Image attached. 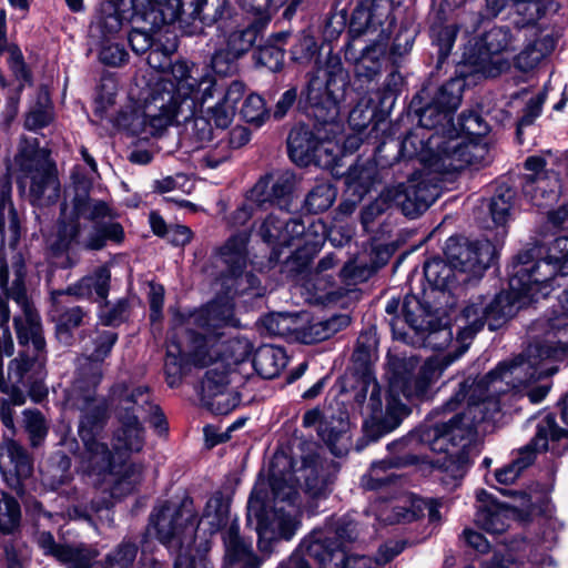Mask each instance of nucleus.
<instances>
[{
    "label": "nucleus",
    "mask_w": 568,
    "mask_h": 568,
    "mask_svg": "<svg viewBox=\"0 0 568 568\" xmlns=\"http://www.w3.org/2000/svg\"><path fill=\"white\" fill-rule=\"evenodd\" d=\"M568 359V317L561 312L551 320L540 339L531 342L520 354L504 361L477 382L460 384L459 390L427 422L408 437L388 445L389 450L420 442L433 452L446 453L442 484L448 489L459 486L469 466V447L476 436V425L488 418L489 409L499 410L497 396L508 389L520 392L542 377L558 372L555 362Z\"/></svg>",
    "instance_id": "nucleus-1"
},
{
    "label": "nucleus",
    "mask_w": 568,
    "mask_h": 568,
    "mask_svg": "<svg viewBox=\"0 0 568 568\" xmlns=\"http://www.w3.org/2000/svg\"><path fill=\"white\" fill-rule=\"evenodd\" d=\"M567 263L568 236H559L548 246L536 244L520 252L511 266L509 291L500 292L489 303L479 297L466 306V316L474 317V331L481 329L485 323L495 331L538 296L546 297L556 277L568 275Z\"/></svg>",
    "instance_id": "nucleus-2"
},
{
    "label": "nucleus",
    "mask_w": 568,
    "mask_h": 568,
    "mask_svg": "<svg viewBox=\"0 0 568 568\" xmlns=\"http://www.w3.org/2000/svg\"><path fill=\"white\" fill-rule=\"evenodd\" d=\"M80 412L78 435L83 448L78 453L79 468L102 481H109L111 494L121 496L131 493L142 479L140 464L123 465L115 450L102 436L108 423V405L104 400H87L81 405H67Z\"/></svg>",
    "instance_id": "nucleus-3"
},
{
    "label": "nucleus",
    "mask_w": 568,
    "mask_h": 568,
    "mask_svg": "<svg viewBox=\"0 0 568 568\" xmlns=\"http://www.w3.org/2000/svg\"><path fill=\"white\" fill-rule=\"evenodd\" d=\"M393 0H358L349 22L345 60L353 64L357 81L371 83L382 73L388 37L395 23Z\"/></svg>",
    "instance_id": "nucleus-4"
},
{
    "label": "nucleus",
    "mask_w": 568,
    "mask_h": 568,
    "mask_svg": "<svg viewBox=\"0 0 568 568\" xmlns=\"http://www.w3.org/2000/svg\"><path fill=\"white\" fill-rule=\"evenodd\" d=\"M465 325L459 328L457 341L460 344L458 352L454 355H446L443 358H429L422 365L416 374L418 359L414 356L398 358L394 363L393 376L389 381V396L387 399L386 414L379 420L378 427L382 433H388L399 426L403 418L409 414V408L398 398L403 395L409 400L428 399L432 394L433 385L439 379L444 369L456 358L462 356L468 348L467 339L480 329L474 331L471 320L466 316V307L463 311Z\"/></svg>",
    "instance_id": "nucleus-5"
},
{
    "label": "nucleus",
    "mask_w": 568,
    "mask_h": 568,
    "mask_svg": "<svg viewBox=\"0 0 568 568\" xmlns=\"http://www.w3.org/2000/svg\"><path fill=\"white\" fill-rule=\"evenodd\" d=\"M116 217L108 203L79 193L72 200L71 211L62 207L55 233L48 237V244L54 253L70 248L72 244H82L89 250H100L108 240L121 242L123 227L114 222Z\"/></svg>",
    "instance_id": "nucleus-6"
},
{
    "label": "nucleus",
    "mask_w": 568,
    "mask_h": 568,
    "mask_svg": "<svg viewBox=\"0 0 568 568\" xmlns=\"http://www.w3.org/2000/svg\"><path fill=\"white\" fill-rule=\"evenodd\" d=\"M234 324L233 304L226 298L212 301L192 313L187 325L195 326L197 332L190 333V345L184 347L173 339L168 344L164 371L169 386L175 387L181 383L189 364L206 366L212 359L204 353L206 339L221 335L220 329Z\"/></svg>",
    "instance_id": "nucleus-7"
},
{
    "label": "nucleus",
    "mask_w": 568,
    "mask_h": 568,
    "mask_svg": "<svg viewBox=\"0 0 568 568\" xmlns=\"http://www.w3.org/2000/svg\"><path fill=\"white\" fill-rule=\"evenodd\" d=\"M357 537V524L352 519H331L302 540L301 550H305L321 568H381V562L376 558L346 555L344 546Z\"/></svg>",
    "instance_id": "nucleus-8"
},
{
    "label": "nucleus",
    "mask_w": 568,
    "mask_h": 568,
    "mask_svg": "<svg viewBox=\"0 0 568 568\" xmlns=\"http://www.w3.org/2000/svg\"><path fill=\"white\" fill-rule=\"evenodd\" d=\"M303 93L313 115L322 123L333 122L341 112L349 85V72L332 50L317 57Z\"/></svg>",
    "instance_id": "nucleus-9"
},
{
    "label": "nucleus",
    "mask_w": 568,
    "mask_h": 568,
    "mask_svg": "<svg viewBox=\"0 0 568 568\" xmlns=\"http://www.w3.org/2000/svg\"><path fill=\"white\" fill-rule=\"evenodd\" d=\"M273 496V508L270 511L263 509L261 500L252 496L248 500V518L255 516L257 519L256 531L265 539H291L300 527L297 519L296 501L298 493L296 485L285 476L272 474L270 479Z\"/></svg>",
    "instance_id": "nucleus-10"
},
{
    "label": "nucleus",
    "mask_w": 568,
    "mask_h": 568,
    "mask_svg": "<svg viewBox=\"0 0 568 568\" xmlns=\"http://www.w3.org/2000/svg\"><path fill=\"white\" fill-rule=\"evenodd\" d=\"M20 184L28 187L30 202L37 206H49L60 197V181L50 153L38 145H27L20 150Z\"/></svg>",
    "instance_id": "nucleus-11"
},
{
    "label": "nucleus",
    "mask_w": 568,
    "mask_h": 568,
    "mask_svg": "<svg viewBox=\"0 0 568 568\" xmlns=\"http://www.w3.org/2000/svg\"><path fill=\"white\" fill-rule=\"evenodd\" d=\"M215 84L211 74L192 62L179 60L172 63L170 75L155 87L161 92L170 93L185 113H193L199 105L213 98Z\"/></svg>",
    "instance_id": "nucleus-12"
},
{
    "label": "nucleus",
    "mask_w": 568,
    "mask_h": 568,
    "mask_svg": "<svg viewBox=\"0 0 568 568\" xmlns=\"http://www.w3.org/2000/svg\"><path fill=\"white\" fill-rule=\"evenodd\" d=\"M11 273L13 275L11 285L7 284L1 288L6 292L7 297L12 298L22 310V315L13 317L18 343L32 352H47L41 317L27 295L24 284L27 270L21 253L13 255Z\"/></svg>",
    "instance_id": "nucleus-13"
},
{
    "label": "nucleus",
    "mask_w": 568,
    "mask_h": 568,
    "mask_svg": "<svg viewBox=\"0 0 568 568\" xmlns=\"http://www.w3.org/2000/svg\"><path fill=\"white\" fill-rule=\"evenodd\" d=\"M118 335L111 331L95 332L93 348L79 358L72 385L65 392V405H81L97 399V387L102 381V363L110 355Z\"/></svg>",
    "instance_id": "nucleus-14"
},
{
    "label": "nucleus",
    "mask_w": 568,
    "mask_h": 568,
    "mask_svg": "<svg viewBox=\"0 0 568 568\" xmlns=\"http://www.w3.org/2000/svg\"><path fill=\"white\" fill-rule=\"evenodd\" d=\"M199 520L193 501L184 498L180 504L165 503L150 516V526L158 540L172 549H180L191 541Z\"/></svg>",
    "instance_id": "nucleus-15"
},
{
    "label": "nucleus",
    "mask_w": 568,
    "mask_h": 568,
    "mask_svg": "<svg viewBox=\"0 0 568 568\" xmlns=\"http://www.w3.org/2000/svg\"><path fill=\"white\" fill-rule=\"evenodd\" d=\"M181 13L180 0L148 1L141 10L131 14L132 30L129 33L131 49L140 54L146 52L153 42V33L165 24L178 21Z\"/></svg>",
    "instance_id": "nucleus-16"
},
{
    "label": "nucleus",
    "mask_w": 568,
    "mask_h": 568,
    "mask_svg": "<svg viewBox=\"0 0 568 568\" xmlns=\"http://www.w3.org/2000/svg\"><path fill=\"white\" fill-rule=\"evenodd\" d=\"M446 141L438 136L430 139V145L437 146L443 155L440 172L459 171L469 165L489 162V148L481 139L462 136L457 128H450Z\"/></svg>",
    "instance_id": "nucleus-17"
},
{
    "label": "nucleus",
    "mask_w": 568,
    "mask_h": 568,
    "mask_svg": "<svg viewBox=\"0 0 568 568\" xmlns=\"http://www.w3.org/2000/svg\"><path fill=\"white\" fill-rule=\"evenodd\" d=\"M510 45V30L507 27H495L465 50L464 59L475 72L494 78L507 67L500 54L509 50Z\"/></svg>",
    "instance_id": "nucleus-18"
},
{
    "label": "nucleus",
    "mask_w": 568,
    "mask_h": 568,
    "mask_svg": "<svg viewBox=\"0 0 568 568\" xmlns=\"http://www.w3.org/2000/svg\"><path fill=\"white\" fill-rule=\"evenodd\" d=\"M568 436V430L559 427L555 416L547 414L539 419L536 434L529 444L518 452V457L509 465L496 470L495 477L500 484H511L520 473L530 466L538 453L548 450L550 443L559 442Z\"/></svg>",
    "instance_id": "nucleus-19"
},
{
    "label": "nucleus",
    "mask_w": 568,
    "mask_h": 568,
    "mask_svg": "<svg viewBox=\"0 0 568 568\" xmlns=\"http://www.w3.org/2000/svg\"><path fill=\"white\" fill-rule=\"evenodd\" d=\"M185 113L168 92L156 87L146 99L142 113L135 114L130 123L134 134L156 135L166 130L179 115Z\"/></svg>",
    "instance_id": "nucleus-20"
},
{
    "label": "nucleus",
    "mask_w": 568,
    "mask_h": 568,
    "mask_svg": "<svg viewBox=\"0 0 568 568\" xmlns=\"http://www.w3.org/2000/svg\"><path fill=\"white\" fill-rule=\"evenodd\" d=\"M462 100L460 83L450 80L443 84L432 100L417 111L422 128L434 130V133L448 136L450 128H456L452 120L453 113L459 106Z\"/></svg>",
    "instance_id": "nucleus-21"
},
{
    "label": "nucleus",
    "mask_w": 568,
    "mask_h": 568,
    "mask_svg": "<svg viewBox=\"0 0 568 568\" xmlns=\"http://www.w3.org/2000/svg\"><path fill=\"white\" fill-rule=\"evenodd\" d=\"M104 400L108 408L113 409L115 419L124 420H144L158 406L152 404L149 387L144 385H134L124 381L114 383L108 393V398H98Z\"/></svg>",
    "instance_id": "nucleus-22"
},
{
    "label": "nucleus",
    "mask_w": 568,
    "mask_h": 568,
    "mask_svg": "<svg viewBox=\"0 0 568 568\" xmlns=\"http://www.w3.org/2000/svg\"><path fill=\"white\" fill-rule=\"evenodd\" d=\"M397 207L406 216L415 217L426 211L439 196L440 185L432 172L414 173L406 183L389 186Z\"/></svg>",
    "instance_id": "nucleus-23"
},
{
    "label": "nucleus",
    "mask_w": 568,
    "mask_h": 568,
    "mask_svg": "<svg viewBox=\"0 0 568 568\" xmlns=\"http://www.w3.org/2000/svg\"><path fill=\"white\" fill-rule=\"evenodd\" d=\"M444 252L447 261L459 273L478 277L491 263L494 246L488 241L470 242L463 236H450Z\"/></svg>",
    "instance_id": "nucleus-24"
},
{
    "label": "nucleus",
    "mask_w": 568,
    "mask_h": 568,
    "mask_svg": "<svg viewBox=\"0 0 568 568\" xmlns=\"http://www.w3.org/2000/svg\"><path fill=\"white\" fill-rule=\"evenodd\" d=\"M297 175L290 170H274L262 175L248 190V199L258 207L276 204L287 209L296 186Z\"/></svg>",
    "instance_id": "nucleus-25"
},
{
    "label": "nucleus",
    "mask_w": 568,
    "mask_h": 568,
    "mask_svg": "<svg viewBox=\"0 0 568 568\" xmlns=\"http://www.w3.org/2000/svg\"><path fill=\"white\" fill-rule=\"evenodd\" d=\"M0 473L8 487L22 495L24 483L33 474V457L18 442L2 440L0 443Z\"/></svg>",
    "instance_id": "nucleus-26"
},
{
    "label": "nucleus",
    "mask_w": 568,
    "mask_h": 568,
    "mask_svg": "<svg viewBox=\"0 0 568 568\" xmlns=\"http://www.w3.org/2000/svg\"><path fill=\"white\" fill-rule=\"evenodd\" d=\"M181 13L178 21L186 27L192 19L190 34L202 33L204 27L213 26L231 16L229 0H180Z\"/></svg>",
    "instance_id": "nucleus-27"
},
{
    "label": "nucleus",
    "mask_w": 568,
    "mask_h": 568,
    "mask_svg": "<svg viewBox=\"0 0 568 568\" xmlns=\"http://www.w3.org/2000/svg\"><path fill=\"white\" fill-rule=\"evenodd\" d=\"M305 232L304 223L298 219H291L281 211V214L270 213L258 229V235L273 248L290 246L294 240Z\"/></svg>",
    "instance_id": "nucleus-28"
},
{
    "label": "nucleus",
    "mask_w": 568,
    "mask_h": 568,
    "mask_svg": "<svg viewBox=\"0 0 568 568\" xmlns=\"http://www.w3.org/2000/svg\"><path fill=\"white\" fill-rule=\"evenodd\" d=\"M235 323L234 325L224 326L220 332L221 335L207 338L204 353L212 356V362H224L226 366L237 369V366L245 362L252 352L250 342L245 338H233L226 342H221V338L225 335V328L237 327L240 325L237 318L233 315Z\"/></svg>",
    "instance_id": "nucleus-29"
},
{
    "label": "nucleus",
    "mask_w": 568,
    "mask_h": 568,
    "mask_svg": "<svg viewBox=\"0 0 568 568\" xmlns=\"http://www.w3.org/2000/svg\"><path fill=\"white\" fill-rule=\"evenodd\" d=\"M118 427L112 433V447L123 463L129 466L128 460L132 455L142 452L145 444V428L143 420L116 419Z\"/></svg>",
    "instance_id": "nucleus-30"
},
{
    "label": "nucleus",
    "mask_w": 568,
    "mask_h": 568,
    "mask_svg": "<svg viewBox=\"0 0 568 568\" xmlns=\"http://www.w3.org/2000/svg\"><path fill=\"white\" fill-rule=\"evenodd\" d=\"M438 136L442 141H446L445 135L433 133L428 136L419 132L408 133L400 144V153L406 159L417 158L422 163L434 172H440L443 155L437 146L430 145V139Z\"/></svg>",
    "instance_id": "nucleus-31"
},
{
    "label": "nucleus",
    "mask_w": 568,
    "mask_h": 568,
    "mask_svg": "<svg viewBox=\"0 0 568 568\" xmlns=\"http://www.w3.org/2000/svg\"><path fill=\"white\" fill-rule=\"evenodd\" d=\"M62 294V292H57L52 296L55 304L52 320L55 323L58 339L65 345H71L73 342V331L89 324L91 317L89 311L82 306L60 307L58 297Z\"/></svg>",
    "instance_id": "nucleus-32"
},
{
    "label": "nucleus",
    "mask_w": 568,
    "mask_h": 568,
    "mask_svg": "<svg viewBox=\"0 0 568 568\" xmlns=\"http://www.w3.org/2000/svg\"><path fill=\"white\" fill-rule=\"evenodd\" d=\"M225 568H258L260 561L252 551L251 544L240 537L239 526L232 523L223 534Z\"/></svg>",
    "instance_id": "nucleus-33"
},
{
    "label": "nucleus",
    "mask_w": 568,
    "mask_h": 568,
    "mask_svg": "<svg viewBox=\"0 0 568 568\" xmlns=\"http://www.w3.org/2000/svg\"><path fill=\"white\" fill-rule=\"evenodd\" d=\"M422 503V500L406 496L392 501H376L372 505L371 510L377 520L394 525L416 519L423 510Z\"/></svg>",
    "instance_id": "nucleus-34"
},
{
    "label": "nucleus",
    "mask_w": 568,
    "mask_h": 568,
    "mask_svg": "<svg viewBox=\"0 0 568 568\" xmlns=\"http://www.w3.org/2000/svg\"><path fill=\"white\" fill-rule=\"evenodd\" d=\"M318 435L335 456H344L351 448V424L345 414L326 416L320 424Z\"/></svg>",
    "instance_id": "nucleus-35"
},
{
    "label": "nucleus",
    "mask_w": 568,
    "mask_h": 568,
    "mask_svg": "<svg viewBox=\"0 0 568 568\" xmlns=\"http://www.w3.org/2000/svg\"><path fill=\"white\" fill-rule=\"evenodd\" d=\"M479 503L475 515V524L489 534H501L508 527L507 510L485 490L476 494Z\"/></svg>",
    "instance_id": "nucleus-36"
},
{
    "label": "nucleus",
    "mask_w": 568,
    "mask_h": 568,
    "mask_svg": "<svg viewBox=\"0 0 568 568\" xmlns=\"http://www.w3.org/2000/svg\"><path fill=\"white\" fill-rule=\"evenodd\" d=\"M524 194L538 207H547L557 201L559 179L555 172L539 175H525Z\"/></svg>",
    "instance_id": "nucleus-37"
},
{
    "label": "nucleus",
    "mask_w": 568,
    "mask_h": 568,
    "mask_svg": "<svg viewBox=\"0 0 568 568\" xmlns=\"http://www.w3.org/2000/svg\"><path fill=\"white\" fill-rule=\"evenodd\" d=\"M211 366L201 385V398H210L212 394L224 392L231 388H237L243 377L237 369L226 366L224 362H212L206 366Z\"/></svg>",
    "instance_id": "nucleus-38"
},
{
    "label": "nucleus",
    "mask_w": 568,
    "mask_h": 568,
    "mask_svg": "<svg viewBox=\"0 0 568 568\" xmlns=\"http://www.w3.org/2000/svg\"><path fill=\"white\" fill-rule=\"evenodd\" d=\"M547 0H486V16L497 17L507 6L511 4L521 17L523 26L536 23L547 11Z\"/></svg>",
    "instance_id": "nucleus-39"
},
{
    "label": "nucleus",
    "mask_w": 568,
    "mask_h": 568,
    "mask_svg": "<svg viewBox=\"0 0 568 568\" xmlns=\"http://www.w3.org/2000/svg\"><path fill=\"white\" fill-rule=\"evenodd\" d=\"M250 232L242 231L232 235L223 246L220 247V257L225 264L231 276L237 277L243 274L247 264V243Z\"/></svg>",
    "instance_id": "nucleus-40"
},
{
    "label": "nucleus",
    "mask_w": 568,
    "mask_h": 568,
    "mask_svg": "<svg viewBox=\"0 0 568 568\" xmlns=\"http://www.w3.org/2000/svg\"><path fill=\"white\" fill-rule=\"evenodd\" d=\"M47 362V352H32L27 348L9 364L8 375L17 384L24 383L26 378H39Z\"/></svg>",
    "instance_id": "nucleus-41"
},
{
    "label": "nucleus",
    "mask_w": 568,
    "mask_h": 568,
    "mask_svg": "<svg viewBox=\"0 0 568 568\" xmlns=\"http://www.w3.org/2000/svg\"><path fill=\"white\" fill-rule=\"evenodd\" d=\"M288 154L297 165H307L318 149V141L314 134L305 128L293 129L287 138Z\"/></svg>",
    "instance_id": "nucleus-42"
},
{
    "label": "nucleus",
    "mask_w": 568,
    "mask_h": 568,
    "mask_svg": "<svg viewBox=\"0 0 568 568\" xmlns=\"http://www.w3.org/2000/svg\"><path fill=\"white\" fill-rule=\"evenodd\" d=\"M417 462L418 457L410 454L376 462L372 465L369 473L363 476L362 485L366 489H379L383 486L390 484L394 479L393 474L384 475L387 469L413 465Z\"/></svg>",
    "instance_id": "nucleus-43"
},
{
    "label": "nucleus",
    "mask_w": 568,
    "mask_h": 568,
    "mask_svg": "<svg viewBox=\"0 0 568 568\" xmlns=\"http://www.w3.org/2000/svg\"><path fill=\"white\" fill-rule=\"evenodd\" d=\"M287 364V355L282 347L260 346L253 357V367L263 378H274Z\"/></svg>",
    "instance_id": "nucleus-44"
},
{
    "label": "nucleus",
    "mask_w": 568,
    "mask_h": 568,
    "mask_svg": "<svg viewBox=\"0 0 568 568\" xmlns=\"http://www.w3.org/2000/svg\"><path fill=\"white\" fill-rule=\"evenodd\" d=\"M110 277V271L106 267H99L93 274L84 276L77 284L69 286L65 293L78 297H89L94 292L98 297L105 298Z\"/></svg>",
    "instance_id": "nucleus-45"
},
{
    "label": "nucleus",
    "mask_w": 568,
    "mask_h": 568,
    "mask_svg": "<svg viewBox=\"0 0 568 568\" xmlns=\"http://www.w3.org/2000/svg\"><path fill=\"white\" fill-rule=\"evenodd\" d=\"M184 132L183 136L194 148H202L213 139V129L210 120L205 115H194L193 113H183Z\"/></svg>",
    "instance_id": "nucleus-46"
},
{
    "label": "nucleus",
    "mask_w": 568,
    "mask_h": 568,
    "mask_svg": "<svg viewBox=\"0 0 568 568\" xmlns=\"http://www.w3.org/2000/svg\"><path fill=\"white\" fill-rule=\"evenodd\" d=\"M402 323H406L417 333H423L429 326V310L414 295H406L402 303Z\"/></svg>",
    "instance_id": "nucleus-47"
},
{
    "label": "nucleus",
    "mask_w": 568,
    "mask_h": 568,
    "mask_svg": "<svg viewBox=\"0 0 568 568\" xmlns=\"http://www.w3.org/2000/svg\"><path fill=\"white\" fill-rule=\"evenodd\" d=\"M354 399L359 406H363L366 403L367 409L373 419L378 418L383 403L381 397V386L374 377L369 375L362 377L359 388L356 392Z\"/></svg>",
    "instance_id": "nucleus-48"
},
{
    "label": "nucleus",
    "mask_w": 568,
    "mask_h": 568,
    "mask_svg": "<svg viewBox=\"0 0 568 568\" xmlns=\"http://www.w3.org/2000/svg\"><path fill=\"white\" fill-rule=\"evenodd\" d=\"M457 270L448 261L433 258L425 263L424 274L427 282L437 290L449 288L455 281Z\"/></svg>",
    "instance_id": "nucleus-49"
},
{
    "label": "nucleus",
    "mask_w": 568,
    "mask_h": 568,
    "mask_svg": "<svg viewBox=\"0 0 568 568\" xmlns=\"http://www.w3.org/2000/svg\"><path fill=\"white\" fill-rule=\"evenodd\" d=\"M53 120V110L49 94L47 92H39L36 103L28 112L24 126L30 131H37L49 125Z\"/></svg>",
    "instance_id": "nucleus-50"
},
{
    "label": "nucleus",
    "mask_w": 568,
    "mask_h": 568,
    "mask_svg": "<svg viewBox=\"0 0 568 568\" xmlns=\"http://www.w3.org/2000/svg\"><path fill=\"white\" fill-rule=\"evenodd\" d=\"M336 199V189L328 181L317 183L306 195L304 206L310 213L328 210Z\"/></svg>",
    "instance_id": "nucleus-51"
},
{
    "label": "nucleus",
    "mask_w": 568,
    "mask_h": 568,
    "mask_svg": "<svg viewBox=\"0 0 568 568\" xmlns=\"http://www.w3.org/2000/svg\"><path fill=\"white\" fill-rule=\"evenodd\" d=\"M554 48L552 40L542 38L528 44L517 57L516 67L523 71L534 69Z\"/></svg>",
    "instance_id": "nucleus-52"
},
{
    "label": "nucleus",
    "mask_w": 568,
    "mask_h": 568,
    "mask_svg": "<svg viewBox=\"0 0 568 568\" xmlns=\"http://www.w3.org/2000/svg\"><path fill=\"white\" fill-rule=\"evenodd\" d=\"M394 206H397V200H395L390 187L387 186L381 192L378 197L363 207L361 222L364 229L368 230L369 225L373 224L378 216Z\"/></svg>",
    "instance_id": "nucleus-53"
},
{
    "label": "nucleus",
    "mask_w": 568,
    "mask_h": 568,
    "mask_svg": "<svg viewBox=\"0 0 568 568\" xmlns=\"http://www.w3.org/2000/svg\"><path fill=\"white\" fill-rule=\"evenodd\" d=\"M229 504L221 493H215L207 501L201 520L210 526L211 531H217L226 525Z\"/></svg>",
    "instance_id": "nucleus-54"
},
{
    "label": "nucleus",
    "mask_w": 568,
    "mask_h": 568,
    "mask_svg": "<svg viewBox=\"0 0 568 568\" xmlns=\"http://www.w3.org/2000/svg\"><path fill=\"white\" fill-rule=\"evenodd\" d=\"M97 557L98 552L89 546L68 545L58 561L65 565L67 568H93Z\"/></svg>",
    "instance_id": "nucleus-55"
},
{
    "label": "nucleus",
    "mask_w": 568,
    "mask_h": 568,
    "mask_svg": "<svg viewBox=\"0 0 568 568\" xmlns=\"http://www.w3.org/2000/svg\"><path fill=\"white\" fill-rule=\"evenodd\" d=\"M21 520V509L17 499L7 493H0V531L12 534Z\"/></svg>",
    "instance_id": "nucleus-56"
},
{
    "label": "nucleus",
    "mask_w": 568,
    "mask_h": 568,
    "mask_svg": "<svg viewBox=\"0 0 568 568\" xmlns=\"http://www.w3.org/2000/svg\"><path fill=\"white\" fill-rule=\"evenodd\" d=\"M138 546L128 540L120 542L104 559V568H132L136 559Z\"/></svg>",
    "instance_id": "nucleus-57"
},
{
    "label": "nucleus",
    "mask_w": 568,
    "mask_h": 568,
    "mask_svg": "<svg viewBox=\"0 0 568 568\" xmlns=\"http://www.w3.org/2000/svg\"><path fill=\"white\" fill-rule=\"evenodd\" d=\"M264 328L274 336H288L298 331L297 317L288 313H273L262 320Z\"/></svg>",
    "instance_id": "nucleus-58"
},
{
    "label": "nucleus",
    "mask_w": 568,
    "mask_h": 568,
    "mask_svg": "<svg viewBox=\"0 0 568 568\" xmlns=\"http://www.w3.org/2000/svg\"><path fill=\"white\" fill-rule=\"evenodd\" d=\"M202 404L216 415H226L231 413L240 403V396L236 388L212 394L210 398H201Z\"/></svg>",
    "instance_id": "nucleus-59"
},
{
    "label": "nucleus",
    "mask_w": 568,
    "mask_h": 568,
    "mask_svg": "<svg viewBox=\"0 0 568 568\" xmlns=\"http://www.w3.org/2000/svg\"><path fill=\"white\" fill-rule=\"evenodd\" d=\"M458 27L456 24L434 23L430 28L433 42L438 47L439 60H444L450 52Z\"/></svg>",
    "instance_id": "nucleus-60"
},
{
    "label": "nucleus",
    "mask_w": 568,
    "mask_h": 568,
    "mask_svg": "<svg viewBox=\"0 0 568 568\" xmlns=\"http://www.w3.org/2000/svg\"><path fill=\"white\" fill-rule=\"evenodd\" d=\"M23 427L33 447H37L48 434L45 418L42 413L37 409L23 410Z\"/></svg>",
    "instance_id": "nucleus-61"
},
{
    "label": "nucleus",
    "mask_w": 568,
    "mask_h": 568,
    "mask_svg": "<svg viewBox=\"0 0 568 568\" xmlns=\"http://www.w3.org/2000/svg\"><path fill=\"white\" fill-rule=\"evenodd\" d=\"M257 40V29L250 26L243 30L233 31L226 41V48L240 58L251 50Z\"/></svg>",
    "instance_id": "nucleus-62"
},
{
    "label": "nucleus",
    "mask_w": 568,
    "mask_h": 568,
    "mask_svg": "<svg viewBox=\"0 0 568 568\" xmlns=\"http://www.w3.org/2000/svg\"><path fill=\"white\" fill-rule=\"evenodd\" d=\"M98 42L100 44L98 58L101 63L108 67L119 68L128 62L129 53L123 45L113 43L111 40H98Z\"/></svg>",
    "instance_id": "nucleus-63"
},
{
    "label": "nucleus",
    "mask_w": 568,
    "mask_h": 568,
    "mask_svg": "<svg viewBox=\"0 0 568 568\" xmlns=\"http://www.w3.org/2000/svg\"><path fill=\"white\" fill-rule=\"evenodd\" d=\"M318 52L315 38L302 32L291 49L292 60L300 64H308Z\"/></svg>",
    "instance_id": "nucleus-64"
}]
</instances>
